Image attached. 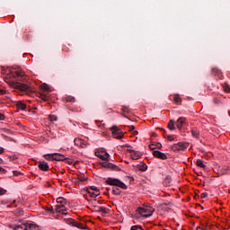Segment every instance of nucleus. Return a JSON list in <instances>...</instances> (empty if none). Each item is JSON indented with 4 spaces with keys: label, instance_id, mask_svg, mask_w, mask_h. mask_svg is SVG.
Returning a JSON list of instances; mask_svg holds the SVG:
<instances>
[{
    "label": "nucleus",
    "instance_id": "obj_12",
    "mask_svg": "<svg viewBox=\"0 0 230 230\" xmlns=\"http://www.w3.org/2000/svg\"><path fill=\"white\" fill-rule=\"evenodd\" d=\"M95 155L96 157H99V159H102V161H107V159H109L110 157L107 152L96 151Z\"/></svg>",
    "mask_w": 230,
    "mask_h": 230
},
{
    "label": "nucleus",
    "instance_id": "obj_32",
    "mask_svg": "<svg viewBox=\"0 0 230 230\" xmlns=\"http://www.w3.org/2000/svg\"><path fill=\"white\" fill-rule=\"evenodd\" d=\"M130 230H143L140 226H133Z\"/></svg>",
    "mask_w": 230,
    "mask_h": 230
},
{
    "label": "nucleus",
    "instance_id": "obj_47",
    "mask_svg": "<svg viewBox=\"0 0 230 230\" xmlns=\"http://www.w3.org/2000/svg\"><path fill=\"white\" fill-rule=\"evenodd\" d=\"M156 146H157V148H161V147H163V145H162L161 143H158V144L156 145Z\"/></svg>",
    "mask_w": 230,
    "mask_h": 230
},
{
    "label": "nucleus",
    "instance_id": "obj_9",
    "mask_svg": "<svg viewBox=\"0 0 230 230\" xmlns=\"http://www.w3.org/2000/svg\"><path fill=\"white\" fill-rule=\"evenodd\" d=\"M103 168H108V170H112L113 172H121V168L114 164H111L109 162L102 163Z\"/></svg>",
    "mask_w": 230,
    "mask_h": 230
},
{
    "label": "nucleus",
    "instance_id": "obj_18",
    "mask_svg": "<svg viewBox=\"0 0 230 230\" xmlns=\"http://www.w3.org/2000/svg\"><path fill=\"white\" fill-rule=\"evenodd\" d=\"M77 179H78V181H80L81 182H84V181L89 180V178L86 177L85 174H84V173H79V174H77Z\"/></svg>",
    "mask_w": 230,
    "mask_h": 230
},
{
    "label": "nucleus",
    "instance_id": "obj_46",
    "mask_svg": "<svg viewBox=\"0 0 230 230\" xmlns=\"http://www.w3.org/2000/svg\"><path fill=\"white\" fill-rule=\"evenodd\" d=\"M0 172L3 173V172H6V170H5L4 168H3V167L0 166Z\"/></svg>",
    "mask_w": 230,
    "mask_h": 230
},
{
    "label": "nucleus",
    "instance_id": "obj_2",
    "mask_svg": "<svg viewBox=\"0 0 230 230\" xmlns=\"http://www.w3.org/2000/svg\"><path fill=\"white\" fill-rule=\"evenodd\" d=\"M137 211L141 215V217H144V218H148V217H152V215H154V211H155V209L152 207H139Z\"/></svg>",
    "mask_w": 230,
    "mask_h": 230
},
{
    "label": "nucleus",
    "instance_id": "obj_42",
    "mask_svg": "<svg viewBox=\"0 0 230 230\" xmlns=\"http://www.w3.org/2000/svg\"><path fill=\"white\" fill-rule=\"evenodd\" d=\"M229 89H230V87H229V85H226L225 86V91L226 92V93H229Z\"/></svg>",
    "mask_w": 230,
    "mask_h": 230
},
{
    "label": "nucleus",
    "instance_id": "obj_22",
    "mask_svg": "<svg viewBox=\"0 0 230 230\" xmlns=\"http://www.w3.org/2000/svg\"><path fill=\"white\" fill-rule=\"evenodd\" d=\"M44 157L47 161H55V153L44 155Z\"/></svg>",
    "mask_w": 230,
    "mask_h": 230
},
{
    "label": "nucleus",
    "instance_id": "obj_3",
    "mask_svg": "<svg viewBox=\"0 0 230 230\" xmlns=\"http://www.w3.org/2000/svg\"><path fill=\"white\" fill-rule=\"evenodd\" d=\"M57 202L58 204L56 206L57 213H61V215H67V213L66 212V209L64 208V206L67 204V200L64 198H58Z\"/></svg>",
    "mask_w": 230,
    "mask_h": 230
},
{
    "label": "nucleus",
    "instance_id": "obj_33",
    "mask_svg": "<svg viewBox=\"0 0 230 230\" xmlns=\"http://www.w3.org/2000/svg\"><path fill=\"white\" fill-rule=\"evenodd\" d=\"M40 98H41V100H43L44 102H48V97H47L46 94L40 93Z\"/></svg>",
    "mask_w": 230,
    "mask_h": 230
},
{
    "label": "nucleus",
    "instance_id": "obj_6",
    "mask_svg": "<svg viewBox=\"0 0 230 230\" xmlns=\"http://www.w3.org/2000/svg\"><path fill=\"white\" fill-rule=\"evenodd\" d=\"M111 130L115 139H121L123 137V131L118 126L111 127Z\"/></svg>",
    "mask_w": 230,
    "mask_h": 230
},
{
    "label": "nucleus",
    "instance_id": "obj_15",
    "mask_svg": "<svg viewBox=\"0 0 230 230\" xmlns=\"http://www.w3.org/2000/svg\"><path fill=\"white\" fill-rule=\"evenodd\" d=\"M183 125H186V118L181 117L176 121V127L179 128V130H181Z\"/></svg>",
    "mask_w": 230,
    "mask_h": 230
},
{
    "label": "nucleus",
    "instance_id": "obj_48",
    "mask_svg": "<svg viewBox=\"0 0 230 230\" xmlns=\"http://www.w3.org/2000/svg\"><path fill=\"white\" fill-rule=\"evenodd\" d=\"M4 148L0 147V154H4Z\"/></svg>",
    "mask_w": 230,
    "mask_h": 230
},
{
    "label": "nucleus",
    "instance_id": "obj_7",
    "mask_svg": "<svg viewBox=\"0 0 230 230\" xmlns=\"http://www.w3.org/2000/svg\"><path fill=\"white\" fill-rule=\"evenodd\" d=\"M188 146H190V144L179 142V143L172 146V150H173V152H177L179 150H186V148H188Z\"/></svg>",
    "mask_w": 230,
    "mask_h": 230
},
{
    "label": "nucleus",
    "instance_id": "obj_29",
    "mask_svg": "<svg viewBox=\"0 0 230 230\" xmlns=\"http://www.w3.org/2000/svg\"><path fill=\"white\" fill-rule=\"evenodd\" d=\"M130 132L133 131V134H138L137 130H136V126H129Z\"/></svg>",
    "mask_w": 230,
    "mask_h": 230
},
{
    "label": "nucleus",
    "instance_id": "obj_41",
    "mask_svg": "<svg viewBox=\"0 0 230 230\" xmlns=\"http://www.w3.org/2000/svg\"><path fill=\"white\" fill-rule=\"evenodd\" d=\"M6 193V190L0 189V195H4Z\"/></svg>",
    "mask_w": 230,
    "mask_h": 230
},
{
    "label": "nucleus",
    "instance_id": "obj_24",
    "mask_svg": "<svg viewBox=\"0 0 230 230\" xmlns=\"http://www.w3.org/2000/svg\"><path fill=\"white\" fill-rule=\"evenodd\" d=\"M65 100L67 103H75V99L73 96H66Z\"/></svg>",
    "mask_w": 230,
    "mask_h": 230
},
{
    "label": "nucleus",
    "instance_id": "obj_13",
    "mask_svg": "<svg viewBox=\"0 0 230 230\" xmlns=\"http://www.w3.org/2000/svg\"><path fill=\"white\" fill-rule=\"evenodd\" d=\"M38 167L40 168V170H41V172H48V170H49V164H48V163L44 161H40L38 163Z\"/></svg>",
    "mask_w": 230,
    "mask_h": 230
},
{
    "label": "nucleus",
    "instance_id": "obj_49",
    "mask_svg": "<svg viewBox=\"0 0 230 230\" xmlns=\"http://www.w3.org/2000/svg\"><path fill=\"white\" fill-rule=\"evenodd\" d=\"M13 173H21V171H13Z\"/></svg>",
    "mask_w": 230,
    "mask_h": 230
},
{
    "label": "nucleus",
    "instance_id": "obj_52",
    "mask_svg": "<svg viewBox=\"0 0 230 230\" xmlns=\"http://www.w3.org/2000/svg\"><path fill=\"white\" fill-rule=\"evenodd\" d=\"M197 230H202V228H200V227H197Z\"/></svg>",
    "mask_w": 230,
    "mask_h": 230
},
{
    "label": "nucleus",
    "instance_id": "obj_54",
    "mask_svg": "<svg viewBox=\"0 0 230 230\" xmlns=\"http://www.w3.org/2000/svg\"><path fill=\"white\" fill-rule=\"evenodd\" d=\"M203 177H208V174L203 175Z\"/></svg>",
    "mask_w": 230,
    "mask_h": 230
},
{
    "label": "nucleus",
    "instance_id": "obj_25",
    "mask_svg": "<svg viewBox=\"0 0 230 230\" xmlns=\"http://www.w3.org/2000/svg\"><path fill=\"white\" fill-rule=\"evenodd\" d=\"M169 130H175V122L173 120H170L168 123Z\"/></svg>",
    "mask_w": 230,
    "mask_h": 230
},
{
    "label": "nucleus",
    "instance_id": "obj_26",
    "mask_svg": "<svg viewBox=\"0 0 230 230\" xmlns=\"http://www.w3.org/2000/svg\"><path fill=\"white\" fill-rule=\"evenodd\" d=\"M97 211L99 213H102V215H107V208H105L104 207H99Z\"/></svg>",
    "mask_w": 230,
    "mask_h": 230
},
{
    "label": "nucleus",
    "instance_id": "obj_51",
    "mask_svg": "<svg viewBox=\"0 0 230 230\" xmlns=\"http://www.w3.org/2000/svg\"><path fill=\"white\" fill-rule=\"evenodd\" d=\"M3 163V159L0 158V164Z\"/></svg>",
    "mask_w": 230,
    "mask_h": 230
},
{
    "label": "nucleus",
    "instance_id": "obj_19",
    "mask_svg": "<svg viewBox=\"0 0 230 230\" xmlns=\"http://www.w3.org/2000/svg\"><path fill=\"white\" fill-rule=\"evenodd\" d=\"M191 134L193 137H196V139H199L200 137V133L197 128H192L191 129Z\"/></svg>",
    "mask_w": 230,
    "mask_h": 230
},
{
    "label": "nucleus",
    "instance_id": "obj_17",
    "mask_svg": "<svg viewBox=\"0 0 230 230\" xmlns=\"http://www.w3.org/2000/svg\"><path fill=\"white\" fill-rule=\"evenodd\" d=\"M147 169L148 165H146V164H141L137 165V170H139V172H146Z\"/></svg>",
    "mask_w": 230,
    "mask_h": 230
},
{
    "label": "nucleus",
    "instance_id": "obj_35",
    "mask_svg": "<svg viewBox=\"0 0 230 230\" xmlns=\"http://www.w3.org/2000/svg\"><path fill=\"white\" fill-rule=\"evenodd\" d=\"M46 211H48V213H54L53 212V207H47Z\"/></svg>",
    "mask_w": 230,
    "mask_h": 230
},
{
    "label": "nucleus",
    "instance_id": "obj_50",
    "mask_svg": "<svg viewBox=\"0 0 230 230\" xmlns=\"http://www.w3.org/2000/svg\"><path fill=\"white\" fill-rule=\"evenodd\" d=\"M124 146H125L126 148H130V146H129L128 144H126Z\"/></svg>",
    "mask_w": 230,
    "mask_h": 230
},
{
    "label": "nucleus",
    "instance_id": "obj_11",
    "mask_svg": "<svg viewBox=\"0 0 230 230\" xmlns=\"http://www.w3.org/2000/svg\"><path fill=\"white\" fill-rule=\"evenodd\" d=\"M127 152L131 153V155H130L131 159H134L135 161L137 160V159H140L141 155H143V154H141V152L136 151L134 149H127Z\"/></svg>",
    "mask_w": 230,
    "mask_h": 230
},
{
    "label": "nucleus",
    "instance_id": "obj_1",
    "mask_svg": "<svg viewBox=\"0 0 230 230\" xmlns=\"http://www.w3.org/2000/svg\"><path fill=\"white\" fill-rule=\"evenodd\" d=\"M106 183L109 184V186H117V188H120L121 190H127V185L121 181L119 179L116 178H107Z\"/></svg>",
    "mask_w": 230,
    "mask_h": 230
},
{
    "label": "nucleus",
    "instance_id": "obj_27",
    "mask_svg": "<svg viewBox=\"0 0 230 230\" xmlns=\"http://www.w3.org/2000/svg\"><path fill=\"white\" fill-rule=\"evenodd\" d=\"M165 184H172V176L167 175L164 179Z\"/></svg>",
    "mask_w": 230,
    "mask_h": 230
},
{
    "label": "nucleus",
    "instance_id": "obj_56",
    "mask_svg": "<svg viewBox=\"0 0 230 230\" xmlns=\"http://www.w3.org/2000/svg\"><path fill=\"white\" fill-rule=\"evenodd\" d=\"M59 173H64V172H59Z\"/></svg>",
    "mask_w": 230,
    "mask_h": 230
},
{
    "label": "nucleus",
    "instance_id": "obj_23",
    "mask_svg": "<svg viewBox=\"0 0 230 230\" xmlns=\"http://www.w3.org/2000/svg\"><path fill=\"white\" fill-rule=\"evenodd\" d=\"M196 164L199 168H206V164H204V161L201 159L197 160Z\"/></svg>",
    "mask_w": 230,
    "mask_h": 230
},
{
    "label": "nucleus",
    "instance_id": "obj_44",
    "mask_svg": "<svg viewBox=\"0 0 230 230\" xmlns=\"http://www.w3.org/2000/svg\"><path fill=\"white\" fill-rule=\"evenodd\" d=\"M3 119H4V115L0 113V121H3Z\"/></svg>",
    "mask_w": 230,
    "mask_h": 230
},
{
    "label": "nucleus",
    "instance_id": "obj_16",
    "mask_svg": "<svg viewBox=\"0 0 230 230\" xmlns=\"http://www.w3.org/2000/svg\"><path fill=\"white\" fill-rule=\"evenodd\" d=\"M212 75H214V76H217L219 80H222V71H220V69H218L217 67L212 68Z\"/></svg>",
    "mask_w": 230,
    "mask_h": 230
},
{
    "label": "nucleus",
    "instance_id": "obj_31",
    "mask_svg": "<svg viewBox=\"0 0 230 230\" xmlns=\"http://www.w3.org/2000/svg\"><path fill=\"white\" fill-rule=\"evenodd\" d=\"M88 193L91 197H98L99 192H92L91 190H88Z\"/></svg>",
    "mask_w": 230,
    "mask_h": 230
},
{
    "label": "nucleus",
    "instance_id": "obj_8",
    "mask_svg": "<svg viewBox=\"0 0 230 230\" xmlns=\"http://www.w3.org/2000/svg\"><path fill=\"white\" fill-rule=\"evenodd\" d=\"M2 74L3 75H12V76L13 78H19L21 76H22V73L19 72V71H14V72H10V69H6L4 67H2Z\"/></svg>",
    "mask_w": 230,
    "mask_h": 230
},
{
    "label": "nucleus",
    "instance_id": "obj_45",
    "mask_svg": "<svg viewBox=\"0 0 230 230\" xmlns=\"http://www.w3.org/2000/svg\"><path fill=\"white\" fill-rule=\"evenodd\" d=\"M118 191H119L118 189H115V190L113 189V194H114V195H118Z\"/></svg>",
    "mask_w": 230,
    "mask_h": 230
},
{
    "label": "nucleus",
    "instance_id": "obj_4",
    "mask_svg": "<svg viewBox=\"0 0 230 230\" xmlns=\"http://www.w3.org/2000/svg\"><path fill=\"white\" fill-rule=\"evenodd\" d=\"M64 221L68 226H72V227H77L78 229H84V230L89 229V227L84 226L83 224L78 223L76 220L73 218H65Z\"/></svg>",
    "mask_w": 230,
    "mask_h": 230
},
{
    "label": "nucleus",
    "instance_id": "obj_10",
    "mask_svg": "<svg viewBox=\"0 0 230 230\" xmlns=\"http://www.w3.org/2000/svg\"><path fill=\"white\" fill-rule=\"evenodd\" d=\"M54 161H66V163H68V164L73 163L71 159L66 158V155L59 153H54Z\"/></svg>",
    "mask_w": 230,
    "mask_h": 230
},
{
    "label": "nucleus",
    "instance_id": "obj_43",
    "mask_svg": "<svg viewBox=\"0 0 230 230\" xmlns=\"http://www.w3.org/2000/svg\"><path fill=\"white\" fill-rule=\"evenodd\" d=\"M0 94H6V91L0 88Z\"/></svg>",
    "mask_w": 230,
    "mask_h": 230
},
{
    "label": "nucleus",
    "instance_id": "obj_21",
    "mask_svg": "<svg viewBox=\"0 0 230 230\" xmlns=\"http://www.w3.org/2000/svg\"><path fill=\"white\" fill-rule=\"evenodd\" d=\"M173 102L177 104V105H179V103H181V102H182V99L181 98V95H179V94H174L173 95Z\"/></svg>",
    "mask_w": 230,
    "mask_h": 230
},
{
    "label": "nucleus",
    "instance_id": "obj_5",
    "mask_svg": "<svg viewBox=\"0 0 230 230\" xmlns=\"http://www.w3.org/2000/svg\"><path fill=\"white\" fill-rule=\"evenodd\" d=\"M15 87L19 91H23L24 93H26V94H31V93H33V87H31L28 84H24L22 83H17L15 84Z\"/></svg>",
    "mask_w": 230,
    "mask_h": 230
},
{
    "label": "nucleus",
    "instance_id": "obj_30",
    "mask_svg": "<svg viewBox=\"0 0 230 230\" xmlns=\"http://www.w3.org/2000/svg\"><path fill=\"white\" fill-rule=\"evenodd\" d=\"M42 91H49V86L46 84H41Z\"/></svg>",
    "mask_w": 230,
    "mask_h": 230
},
{
    "label": "nucleus",
    "instance_id": "obj_20",
    "mask_svg": "<svg viewBox=\"0 0 230 230\" xmlns=\"http://www.w3.org/2000/svg\"><path fill=\"white\" fill-rule=\"evenodd\" d=\"M17 109H20V111H26V104H24L22 102H18L16 103Z\"/></svg>",
    "mask_w": 230,
    "mask_h": 230
},
{
    "label": "nucleus",
    "instance_id": "obj_28",
    "mask_svg": "<svg viewBox=\"0 0 230 230\" xmlns=\"http://www.w3.org/2000/svg\"><path fill=\"white\" fill-rule=\"evenodd\" d=\"M121 111H122V112H124V114L125 113L128 114V112H130V110L128 109V107H126V106H123L121 108Z\"/></svg>",
    "mask_w": 230,
    "mask_h": 230
},
{
    "label": "nucleus",
    "instance_id": "obj_55",
    "mask_svg": "<svg viewBox=\"0 0 230 230\" xmlns=\"http://www.w3.org/2000/svg\"><path fill=\"white\" fill-rule=\"evenodd\" d=\"M123 116H124L125 118H128L125 114H123Z\"/></svg>",
    "mask_w": 230,
    "mask_h": 230
},
{
    "label": "nucleus",
    "instance_id": "obj_39",
    "mask_svg": "<svg viewBox=\"0 0 230 230\" xmlns=\"http://www.w3.org/2000/svg\"><path fill=\"white\" fill-rule=\"evenodd\" d=\"M200 197H201V199H208V193L203 192V193H201Z\"/></svg>",
    "mask_w": 230,
    "mask_h": 230
},
{
    "label": "nucleus",
    "instance_id": "obj_36",
    "mask_svg": "<svg viewBox=\"0 0 230 230\" xmlns=\"http://www.w3.org/2000/svg\"><path fill=\"white\" fill-rule=\"evenodd\" d=\"M50 121H57V117L55 115H49Z\"/></svg>",
    "mask_w": 230,
    "mask_h": 230
},
{
    "label": "nucleus",
    "instance_id": "obj_53",
    "mask_svg": "<svg viewBox=\"0 0 230 230\" xmlns=\"http://www.w3.org/2000/svg\"><path fill=\"white\" fill-rule=\"evenodd\" d=\"M215 103H218V101L215 100Z\"/></svg>",
    "mask_w": 230,
    "mask_h": 230
},
{
    "label": "nucleus",
    "instance_id": "obj_34",
    "mask_svg": "<svg viewBox=\"0 0 230 230\" xmlns=\"http://www.w3.org/2000/svg\"><path fill=\"white\" fill-rule=\"evenodd\" d=\"M91 190H92V191H95V193H100V190H98V189L96 188V186H92V187H91Z\"/></svg>",
    "mask_w": 230,
    "mask_h": 230
},
{
    "label": "nucleus",
    "instance_id": "obj_14",
    "mask_svg": "<svg viewBox=\"0 0 230 230\" xmlns=\"http://www.w3.org/2000/svg\"><path fill=\"white\" fill-rule=\"evenodd\" d=\"M154 157H157V159H168V156H166V154L161 152V151H154L153 152Z\"/></svg>",
    "mask_w": 230,
    "mask_h": 230
},
{
    "label": "nucleus",
    "instance_id": "obj_40",
    "mask_svg": "<svg viewBox=\"0 0 230 230\" xmlns=\"http://www.w3.org/2000/svg\"><path fill=\"white\" fill-rule=\"evenodd\" d=\"M23 213H24V211H22V210H18V211L16 212V215H17L18 217H21V216L23 215Z\"/></svg>",
    "mask_w": 230,
    "mask_h": 230
},
{
    "label": "nucleus",
    "instance_id": "obj_38",
    "mask_svg": "<svg viewBox=\"0 0 230 230\" xmlns=\"http://www.w3.org/2000/svg\"><path fill=\"white\" fill-rule=\"evenodd\" d=\"M127 181H128V182H134V177L127 176Z\"/></svg>",
    "mask_w": 230,
    "mask_h": 230
},
{
    "label": "nucleus",
    "instance_id": "obj_37",
    "mask_svg": "<svg viewBox=\"0 0 230 230\" xmlns=\"http://www.w3.org/2000/svg\"><path fill=\"white\" fill-rule=\"evenodd\" d=\"M167 139H168L169 141H175V137H173V136H172V135H168V136H167Z\"/></svg>",
    "mask_w": 230,
    "mask_h": 230
}]
</instances>
